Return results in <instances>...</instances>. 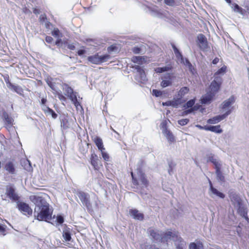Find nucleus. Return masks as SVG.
Returning <instances> with one entry per match:
<instances>
[{
    "instance_id": "1",
    "label": "nucleus",
    "mask_w": 249,
    "mask_h": 249,
    "mask_svg": "<svg viewBox=\"0 0 249 249\" xmlns=\"http://www.w3.org/2000/svg\"><path fill=\"white\" fill-rule=\"evenodd\" d=\"M30 199L36 205L34 216L36 219L48 222L52 219V212L49 209V204L42 196L39 195H31Z\"/></svg>"
},
{
    "instance_id": "2",
    "label": "nucleus",
    "mask_w": 249,
    "mask_h": 249,
    "mask_svg": "<svg viewBox=\"0 0 249 249\" xmlns=\"http://www.w3.org/2000/svg\"><path fill=\"white\" fill-rule=\"evenodd\" d=\"M221 84V80L220 78H214L210 86L209 91L201 99L202 104H207L211 102L215 94L218 92Z\"/></svg>"
},
{
    "instance_id": "3",
    "label": "nucleus",
    "mask_w": 249,
    "mask_h": 249,
    "mask_svg": "<svg viewBox=\"0 0 249 249\" xmlns=\"http://www.w3.org/2000/svg\"><path fill=\"white\" fill-rule=\"evenodd\" d=\"M148 232L150 234L151 237L155 240L158 241H161L164 242L165 241L168 242L170 240H173L172 236L168 235V233H171L172 234H176L178 235L176 231L172 232L171 231H168L166 233H164L161 231L157 230L149 229Z\"/></svg>"
},
{
    "instance_id": "4",
    "label": "nucleus",
    "mask_w": 249,
    "mask_h": 249,
    "mask_svg": "<svg viewBox=\"0 0 249 249\" xmlns=\"http://www.w3.org/2000/svg\"><path fill=\"white\" fill-rule=\"evenodd\" d=\"M110 56L108 54L99 55L98 53L89 56L88 57V61L92 64L99 65L106 62L110 59Z\"/></svg>"
},
{
    "instance_id": "5",
    "label": "nucleus",
    "mask_w": 249,
    "mask_h": 249,
    "mask_svg": "<svg viewBox=\"0 0 249 249\" xmlns=\"http://www.w3.org/2000/svg\"><path fill=\"white\" fill-rule=\"evenodd\" d=\"M133 68H135L136 70V74L135 76L136 80L142 83L147 81V78L143 69L140 66L137 65L133 66Z\"/></svg>"
},
{
    "instance_id": "6",
    "label": "nucleus",
    "mask_w": 249,
    "mask_h": 249,
    "mask_svg": "<svg viewBox=\"0 0 249 249\" xmlns=\"http://www.w3.org/2000/svg\"><path fill=\"white\" fill-rule=\"evenodd\" d=\"M133 183L134 184H138V180L141 184L145 186H146L148 183L147 179L145 178L144 174L140 169H137L138 178L135 177L133 172L131 173Z\"/></svg>"
},
{
    "instance_id": "7",
    "label": "nucleus",
    "mask_w": 249,
    "mask_h": 249,
    "mask_svg": "<svg viewBox=\"0 0 249 249\" xmlns=\"http://www.w3.org/2000/svg\"><path fill=\"white\" fill-rule=\"evenodd\" d=\"M230 198L234 205V207L239 211L242 210V201L240 196L233 192H231L230 194Z\"/></svg>"
},
{
    "instance_id": "8",
    "label": "nucleus",
    "mask_w": 249,
    "mask_h": 249,
    "mask_svg": "<svg viewBox=\"0 0 249 249\" xmlns=\"http://www.w3.org/2000/svg\"><path fill=\"white\" fill-rule=\"evenodd\" d=\"M5 195L14 201H17L19 199V196L16 193L15 188L12 186H6Z\"/></svg>"
},
{
    "instance_id": "9",
    "label": "nucleus",
    "mask_w": 249,
    "mask_h": 249,
    "mask_svg": "<svg viewBox=\"0 0 249 249\" xmlns=\"http://www.w3.org/2000/svg\"><path fill=\"white\" fill-rule=\"evenodd\" d=\"M17 208L24 215H31L32 213V209L26 203L18 201L17 202Z\"/></svg>"
},
{
    "instance_id": "10",
    "label": "nucleus",
    "mask_w": 249,
    "mask_h": 249,
    "mask_svg": "<svg viewBox=\"0 0 249 249\" xmlns=\"http://www.w3.org/2000/svg\"><path fill=\"white\" fill-rule=\"evenodd\" d=\"M197 43L200 49L202 51H207L209 48L206 37L202 34H199L197 36Z\"/></svg>"
},
{
    "instance_id": "11",
    "label": "nucleus",
    "mask_w": 249,
    "mask_h": 249,
    "mask_svg": "<svg viewBox=\"0 0 249 249\" xmlns=\"http://www.w3.org/2000/svg\"><path fill=\"white\" fill-rule=\"evenodd\" d=\"M168 235H169L170 236H172L173 241L175 242L177 249H183L186 245V243L180 237L178 236V235H176L175 233L172 234L171 233H168Z\"/></svg>"
},
{
    "instance_id": "12",
    "label": "nucleus",
    "mask_w": 249,
    "mask_h": 249,
    "mask_svg": "<svg viewBox=\"0 0 249 249\" xmlns=\"http://www.w3.org/2000/svg\"><path fill=\"white\" fill-rule=\"evenodd\" d=\"M231 109L228 110L225 114L221 115H218L215 116L212 118L209 119L207 121V123L210 124H217L220 121L224 120L226 118L229 114H231Z\"/></svg>"
},
{
    "instance_id": "13",
    "label": "nucleus",
    "mask_w": 249,
    "mask_h": 249,
    "mask_svg": "<svg viewBox=\"0 0 249 249\" xmlns=\"http://www.w3.org/2000/svg\"><path fill=\"white\" fill-rule=\"evenodd\" d=\"M207 161L211 162L215 166V169H216L221 168L222 164L219 159L215 155L213 154H210L207 156Z\"/></svg>"
},
{
    "instance_id": "14",
    "label": "nucleus",
    "mask_w": 249,
    "mask_h": 249,
    "mask_svg": "<svg viewBox=\"0 0 249 249\" xmlns=\"http://www.w3.org/2000/svg\"><path fill=\"white\" fill-rule=\"evenodd\" d=\"M77 196L84 205L88 208L90 206L89 201V196L88 194L83 192H79L77 193Z\"/></svg>"
},
{
    "instance_id": "15",
    "label": "nucleus",
    "mask_w": 249,
    "mask_h": 249,
    "mask_svg": "<svg viewBox=\"0 0 249 249\" xmlns=\"http://www.w3.org/2000/svg\"><path fill=\"white\" fill-rule=\"evenodd\" d=\"M4 124L7 128H10L13 124L14 119L8 113L4 112L3 114Z\"/></svg>"
},
{
    "instance_id": "16",
    "label": "nucleus",
    "mask_w": 249,
    "mask_h": 249,
    "mask_svg": "<svg viewBox=\"0 0 249 249\" xmlns=\"http://www.w3.org/2000/svg\"><path fill=\"white\" fill-rule=\"evenodd\" d=\"M62 89L66 92L65 95L69 97L70 99L72 96L73 97L76 95V93H74L72 88L69 87L67 84H64L62 85Z\"/></svg>"
},
{
    "instance_id": "17",
    "label": "nucleus",
    "mask_w": 249,
    "mask_h": 249,
    "mask_svg": "<svg viewBox=\"0 0 249 249\" xmlns=\"http://www.w3.org/2000/svg\"><path fill=\"white\" fill-rule=\"evenodd\" d=\"M164 79L161 81L160 85L163 88L170 86L172 84L171 74L169 73L166 74L163 77Z\"/></svg>"
},
{
    "instance_id": "18",
    "label": "nucleus",
    "mask_w": 249,
    "mask_h": 249,
    "mask_svg": "<svg viewBox=\"0 0 249 249\" xmlns=\"http://www.w3.org/2000/svg\"><path fill=\"white\" fill-rule=\"evenodd\" d=\"M210 191H211V195L212 196V195H214L216 196H218L221 198H224L225 196V195L223 194L222 193L219 192L216 189L213 188L212 186V184L211 181H210ZM213 197V196H212Z\"/></svg>"
},
{
    "instance_id": "19",
    "label": "nucleus",
    "mask_w": 249,
    "mask_h": 249,
    "mask_svg": "<svg viewBox=\"0 0 249 249\" xmlns=\"http://www.w3.org/2000/svg\"><path fill=\"white\" fill-rule=\"evenodd\" d=\"M129 213L134 219L142 220L143 218V215L142 213L139 212L137 210H130Z\"/></svg>"
},
{
    "instance_id": "20",
    "label": "nucleus",
    "mask_w": 249,
    "mask_h": 249,
    "mask_svg": "<svg viewBox=\"0 0 249 249\" xmlns=\"http://www.w3.org/2000/svg\"><path fill=\"white\" fill-rule=\"evenodd\" d=\"M162 133L169 142L172 143L175 142V138L170 130L162 132Z\"/></svg>"
},
{
    "instance_id": "21",
    "label": "nucleus",
    "mask_w": 249,
    "mask_h": 249,
    "mask_svg": "<svg viewBox=\"0 0 249 249\" xmlns=\"http://www.w3.org/2000/svg\"><path fill=\"white\" fill-rule=\"evenodd\" d=\"M172 48L174 50L175 55L177 58L178 62H183L184 58L181 54V53L179 52V50L178 48L175 46V45H172Z\"/></svg>"
},
{
    "instance_id": "22",
    "label": "nucleus",
    "mask_w": 249,
    "mask_h": 249,
    "mask_svg": "<svg viewBox=\"0 0 249 249\" xmlns=\"http://www.w3.org/2000/svg\"><path fill=\"white\" fill-rule=\"evenodd\" d=\"M234 98L233 96L230 97L228 99L223 102L222 104V108L226 109L234 103Z\"/></svg>"
},
{
    "instance_id": "23",
    "label": "nucleus",
    "mask_w": 249,
    "mask_h": 249,
    "mask_svg": "<svg viewBox=\"0 0 249 249\" xmlns=\"http://www.w3.org/2000/svg\"><path fill=\"white\" fill-rule=\"evenodd\" d=\"M7 87L10 89L14 90L15 92L18 93H21L22 92L21 88L17 85H15L11 83L10 82H6Z\"/></svg>"
},
{
    "instance_id": "24",
    "label": "nucleus",
    "mask_w": 249,
    "mask_h": 249,
    "mask_svg": "<svg viewBox=\"0 0 249 249\" xmlns=\"http://www.w3.org/2000/svg\"><path fill=\"white\" fill-rule=\"evenodd\" d=\"M94 142L99 150H105L103 146L102 140L100 138L95 137L94 138Z\"/></svg>"
},
{
    "instance_id": "25",
    "label": "nucleus",
    "mask_w": 249,
    "mask_h": 249,
    "mask_svg": "<svg viewBox=\"0 0 249 249\" xmlns=\"http://www.w3.org/2000/svg\"><path fill=\"white\" fill-rule=\"evenodd\" d=\"M189 91V89L187 87H184L180 89L178 92V97L181 99Z\"/></svg>"
},
{
    "instance_id": "26",
    "label": "nucleus",
    "mask_w": 249,
    "mask_h": 249,
    "mask_svg": "<svg viewBox=\"0 0 249 249\" xmlns=\"http://www.w3.org/2000/svg\"><path fill=\"white\" fill-rule=\"evenodd\" d=\"M205 129L217 133H221L222 132V129L220 128V125L207 126V127L205 128Z\"/></svg>"
},
{
    "instance_id": "27",
    "label": "nucleus",
    "mask_w": 249,
    "mask_h": 249,
    "mask_svg": "<svg viewBox=\"0 0 249 249\" xmlns=\"http://www.w3.org/2000/svg\"><path fill=\"white\" fill-rule=\"evenodd\" d=\"M231 7L235 12L239 13L242 15H243L245 13V10L240 7L236 3H232Z\"/></svg>"
},
{
    "instance_id": "28",
    "label": "nucleus",
    "mask_w": 249,
    "mask_h": 249,
    "mask_svg": "<svg viewBox=\"0 0 249 249\" xmlns=\"http://www.w3.org/2000/svg\"><path fill=\"white\" fill-rule=\"evenodd\" d=\"M22 165L24 167V169L28 172L32 171L33 170L31 166V162L28 160H24L22 162Z\"/></svg>"
},
{
    "instance_id": "29",
    "label": "nucleus",
    "mask_w": 249,
    "mask_h": 249,
    "mask_svg": "<svg viewBox=\"0 0 249 249\" xmlns=\"http://www.w3.org/2000/svg\"><path fill=\"white\" fill-rule=\"evenodd\" d=\"M172 66L170 65H168L163 67H158L155 69V71L157 73H162L165 71H167L171 70Z\"/></svg>"
},
{
    "instance_id": "30",
    "label": "nucleus",
    "mask_w": 249,
    "mask_h": 249,
    "mask_svg": "<svg viewBox=\"0 0 249 249\" xmlns=\"http://www.w3.org/2000/svg\"><path fill=\"white\" fill-rule=\"evenodd\" d=\"M189 249H203V246L200 242L192 243L189 245Z\"/></svg>"
},
{
    "instance_id": "31",
    "label": "nucleus",
    "mask_w": 249,
    "mask_h": 249,
    "mask_svg": "<svg viewBox=\"0 0 249 249\" xmlns=\"http://www.w3.org/2000/svg\"><path fill=\"white\" fill-rule=\"evenodd\" d=\"M180 63L183 64L189 69V71L194 74L193 71L194 70V69L188 59L186 58L184 59L183 62H181Z\"/></svg>"
},
{
    "instance_id": "32",
    "label": "nucleus",
    "mask_w": 249,
    "mask_h": 249,
    "mask_svg": "<svg viewBox=\"0 0 249 249\" xmlns=\"http://www.w3.org/2000/svg\"><path fill=\"white\" fill-rule=\"evenodd\" d=\"M132 61L138 64H142L145 61V58L142 56H135L132 58Z\"/></svg>"
},
{
    "instance_id": "33",
    "label": "nucleus",
    "mask_w": 249,
    "mask_h": 249,
    "mask_svg": "<svg viewBox=\"0 0 249 249\" xmlns=\"http://www.w3.org/2000/svg\"><path fill=\"white\" fill-rule=\"evenodd\" d=\"M215 174L218 180L221 182L225 181V178L221 171V168L215 169Z\"/></svg>"
},
{
    "instance_id": "34",
    "label": "nucleus",
    "mask_w": 249,
    "mask_h": 249,
    "mask_svg": "<svg viewBox=\"0 0 249 249\" xmlns=\"http://www.w3.org/2000/svg\"><path fill=\"white\" fill-rule=\"evenodd\" d=\"M5 169L6 171L11 174H13L15 171V168L13 164L11 162H8L5 166Z\"/></svg>"
},
{
    "instance_id": "35",
    "label": "nucleus",
    "mask_w": 249,
    "mask_h": 249,
    "mask_svg": "<svg viewBox=\"0 0 249 249\" xmlns=\"http://www.w3.org/2000/svg\"><path fill=\"white\" fill-rule=\"evenodd\" d=\"M180 100L181 99H180L178 96L177 99L174 98L173 100L170 101L171 106L173 107L177 108L178 106L181 104Z\"/></svg>"
},
{
    "instance_id": "36",
    "label": "nucleus",
    "mask_w": 249,
    "mask_h": 249,
    "mask_svg": "<svg viewBox=\"0 0 249 249\" xmlns=\"http://www.w3.org/2000/svg\"><path fill=\"white\" fill-rule=\"evenodd\" d=\"M43 109L44 111L48 115H51L53 119H55L57 117V115L53 109L50 108L48 107H45V108Z\"/></svg>"
},
{
    "instance_id": "37",
    "label": "nucleus",
    "mask_w": 249,
    "mask_h": 249,
    "mask_svg": "<svg viewBox=\"0 0 249 249\" xmlns=\"http://www.w3.org/2000/svg\"><path fill=\"white\" fill-rule=\"evenodd\" d=\"M39 20L42 24H45L46 27H49V22L47 21L45 15H41L40 16Z\"/></svg>"
},
{
    "instance_id": "38",
    "label": "nucleus",
    "mask_w": 249,
    "mask_h": 249,
    "mask_svg": "<svg viewBox=\"0 0 249 249\" xmlns=\"http://www.w3.org/2000/svg\"><path fill=\"white\" fill-rule=\"evenodd\" d=\"M51 78H47L46 79V81L48 84V85L53 90L54 92H57V90L56 89L54 84L52 83Z\"/></svg>"
},
{
    "instance_id": "39",
    "label": "nucleus",
    "mask_w": 249,
    "mask_h": 249,
    "mask_svg": "<svg viewBox=\"0 0 249 249\" xmlns=\"http://www.w3.org/2000/svg\"><path fill=\"white\" fill-rule=\"evenodd\" d=\"M167 122H168V121L164 120L161 123L160 127V129L162 130V132H164L169 130L167 127Z\"/></svg>"
},
{
    "instance_id": "40",
    "label": "nucleus",
    "mask_w": 249,
    "mask_h": 249,
    "mask_svg": "<svg viewBox=\"0 0 249 249\" xmlns=\"http://www.w3.org/2000/svg\"><path fill=\"white\" fill-rule=\"evenodd\" d=\"M52 35L56 38H60L62 36L61 34L57 28H54L52 32Z\"/></svg>"
},
{
    "instance_id": "41",
    "label": "nucleus",
    "mask_w": 249,
    "mask_h": 249,
    "mask_svg": "<svg viewBox=\"0 0 249 249\" xmlns=\"http://www.w3.org/2000/svg\"><path fill=\"white\" fill-rule=\"evenodd\" d=\"M97 159V156L95 154H92L91 155L90 160L91 164L95 166L97 164L96 160Z\"/></svg>"
},
{
    "instance_id": "42",
    "label": "nucleus",
    "mask_w": 249,
    "mask_h": 249,
    "mask_svg": "<svg viewBox=\"0 0 249 249\" xmlns=\"http://www.w3.org/2000/svg\"><path fill=\"white\" fill-rule=\"evenodd\" d=\"M63 236L66 241H70L71 239V234L68 231H64Z\"/></svg>"
},
{
    "instance_id": "43",
    "label": "nucleus",
    "mask_w": 249,
    "mask_h": 249,
    "mask_svg": "<svg viewBox=\"0 0 249 249\" xmlns=\"http://www.w3.org/2000/svg\"><path fill=\"white\" fill-rule=\"evenodd\" d=\"M195 103V99H192L188 101L186 104L184 105L185 108L192 107Z\"/></svg>"
},
{
    "instance_id": "44",
    "label": "nucleus",
    "mask_w": 249,
    "mask_h": 249,
    "mask_svg": "<svg viewBox=\"0 0 249 249\" xmlns=\"http://www.w3.org/2000/svg\"><path fill=\"white\" fill-rule=\"evenodd\" d=\"M71 100L74 104L75 106L77 108L78 106H80L79 102L78 101L76 95L75 96H71Z\"/></svg>"
},
{
    "instance_id": "45",
    "label": "nucleus",
    "mask_w": 249,
    "mask_h": 249,
    "mask_svg": "<svg viewBox=\"0 0 249 249\" xmlns=\"http://www.w3.org/2000/svg\"><path fill=\"white\" fill-rule=\"evenodd\" d=\"M189 121V120L188 119H183L178 121V124L184 126L187 124Z\"/></svg>"
},
{
    "instance_id": "46",
    "label": "nucleus",
    "mask_w": 249,
    "mask_h": 249,
    "mask_svg": "<svg viewBox=\"0 0 249 249\" xmlns=\"http://www.w3.org/2000/svg\"><path fill=\"white\" fill-rule=\"evenodd\" d=\"M226 70V67L225 66L221 67L219 70H218L217 72H215V75H218L220 74H223L225 72Z\"/></svg>"
},
{
    "instance_id": "47",
    "label": "nucleus",
    "mask_w": 249,
    "mask_h": 249,
    "mask_svg": "<svg viewBox=\"0 0 249 249\" xmlns=\"http://www.w3.org/2000/svg\"><path fill=\"white\" fill-rule=\"evenodd\" d=\"M165 4L170 6H173L175 4L176 0H164Z\"/></svg>"
},
{
    "instance_id": "48",
    "label": "nucleus",
    "mask_w": 249,
    "mask_h": 249,
    "mask_svg": "<svg viewBox=\"0 0 249 249\" xmlns=\"http://www.w3.org/2000/svg\"><path fill=\"white\" fill-rule=\"evenodd\" d=\"M102 153V157L105 160L108 161L109 160L108 155L105 152V150H100Z\"/></svg>"
},
{
    "instance_id": "49",
    "label": "nucleus",
    "mask_w": 249,
    "mask_h": 249,
    "mask_svg": "<svg viewBox=\"0 0 249 249\" xmlns=\"http://www.w3.org/2000/svg\"><path fill=\"white\" fill-rule=\"evenodd\" d=\"M152 93L156 97H159L162 95L161 91L157 89H153L152 91Z\"/></svg>"
},
{
    "instance_id": "50",
    "label": "nucleus",
    "mask_w": 249,
    "mask_h": 249,
    "mask_svg": "<svg viewBox=\"0 0 249 249\" xmlns=\"http://www.w3.org/2000/svg\"><path fill=\"white\" fill-rule=\"evenodd\" d=\"M197 109V108L196 107V106H194V107L186 110L184 112H185V114H188L189 113H192L194 110H196Z\"/></svg>"
},
{
    "instance_id": "51",
    "label": "nucleus",
    "mask_w": 249,
    "mask_h": 249,
    "mask_svg": "<svg viewBox=\"0 0 249 249\" xmlns=\"http://www.w3.org/2000/svg\"><path fill=\"white\" fill-rule=\"evenodd\" d=\"M56 93H57V95H58V98L61 100V101H65V100H66V98L65 97V96L64 95H63L62 94H61L60 93H59V92H58V91H57V92H55Z\"/></svg>"
},
{
    "instance_id": "52",
    "label": "nucleus",
    "mask_w": 249,
    "mask_h": 249,
    "mask_svg": "<svg viewBox=\"0 0 249 249\" xmlns=\"http://www.w3.org/2000/svg\"><path fill=\"white\" fill-rule=\"evenodd\" d=\"M56 220L59 224H62L64 222V218L62 216H58L56 218Z\"/></svg>"
},
{
    "instance_id": "53",
    "label": "nucleus",
    "mask_w": 249,
    "mask_h": 249,
    "mask_svg": "<svg viewBox=\"0 0 249 249\" xmlns=\"http://www.w3.org/2000/svg\"><path fill=\"white\" fill-rule=\"evenodd\" d=\"M46 41L49 43H50L52 42L53 38L51 36H47L46 37Z\"/></svg>"
},
{
    "instance_id": "54",
    "label": "nucleus",
    "mask_w": 249,
    "mask_h": 249,
    "mask_svg": "<svg viewBox=\"0 0 249 249\" xmlns=\"http://www.w3.org/2000/svg\"><path fill=\"white\" fill-rule=\"evenodd\" d=\"M86 53V51L85 50H79L77 52V53L79 55L81 56L83 54H84Z\"/></svg>"
},
{
    "instance_id": "55",
    "label": "nucleus",
    "mask_w": 249,
    "mask_h": 249,
    "mask_svg": "<svg viewBox=\"0 0 249 249\" xmlns=\"http://www.w3.org/2000/svg\"><path fill=\"white\" fill-rule=\"evenodd\" d=\"M133 51L135 53H140V49L138 47H135L133 49Z\"/></svg>"
},
{
    "instance_id": "56",
    "label": "nucleus",
    "mask_w": 249,
    "mask_h": 249,
    "mask_svg": "<svg viewBox=\"0 0 249 249\" xmlns=\"http://www.w3.org/2000/svg\"><path fill=\"white\" fill-rule=\"evenodd\" d=\"M162 104L163 106H171V102L170 101H168L166 102H163Z\"/></svg>"
},
{
    "instance_id": "57",
    "label": "nucleus",
    "mask_w": 249,
    "mask_h": 249,
    "mask_svg": "<svg viewBox=\"0 0 249 249\" xmlns=\"http://www.w3.org/2000/svg\"><path fill=\"white\" fill-rule=\"evenodd\" d=\"M219 61V59L218 58H215L213 61V64H216Z\"/></svg>"
},
{
    "instance_id": "58",
    "label": "nucleus",
    "mask_w": 249,
    "mask_h": 249,
    "mask_svg": "<svg viewBox=\"0 0 249 249\" xmlns=\"http://www.w3.org/2000/svg\"><path fill=\"white\" fill-rule=\"evenodd\" d=\"M68 48L71 50H73L75 49V47L73 44H71L68 45Z\"/></svg>"
},
{
    "instance_id": "59",
    "label": "nucleus",
    "mask_w": 249,
    "mask_h": 249,
    "mask_svg": "<svg viewBox=\"0 0 249 249\" xmlns=\"http://www.w3.org/2000/svg\"><path fill=\"white\" fill-rule=\"evenodd\" d=\"M196 126L197 128H198L199 129H205V127H207L206 126H205L204 127L201 126L200 125H199V124H197L196 125Z\"/></svg>"
},
{
    "instance_id": "60",
    "label": "nucleus",
    "mask_w": 249,
    "mask_h": 249,
    "mask_svg": "<svg viewBox=\"0 0 249 249\" xmlns=\"http://www.w3.org/2000/svg\"><path fill=\"white\" fill-rule=\"evenodd\" d=\"M5 231V228L0 225V232H4Z\"/></svg>"
},
{
    "instance_id": "61",
    "label": "nucleus",
    "mask_w": 249,
    "mask_h": 249,
    "mask_svg": "<svg viewBox=\"0 0 249 249\" xmlns=\"http://www.w3.org/2000/svg\"><path fill=\"white\" fill-rule=\"evenodd\" d=\"M46 101H47V100L46 99L42 98L41 99V104L43 105H44L46 103Z\"/></svg>"
},
{
    "instance_id": "62",
    "label": "nucleus",
    "mask_w": 249,
    "mask_h": 249,
    "mask_svg": "<svg viewBox=\"0 0 249 249\" xmlns=\"http://www.w3.org/2000/svg\"><path fill=\"white\" fill-rule=\"evenodd\" d=\"M60 41H61V39H58V40L56 41V42H55V44H56V45H59V43L60 42Z\"/></svg>"
},
{
    "instance_id": "63",
    "label": "nucleus",
    "mask_w": 249,
    "mask_h": 249,
    "mask_svg": "<svg viewBox=\"0 0 249 249\" xmlns=\"http://www.w3.org/2000/svg\"><path fill=\"white\" fill-rule=\"evenodd\" d=\"M247 213H246V212H243V216H244V217L246 218V219H247V220H248V219H248V217H246V215H247Z\"/></svg>"
},
{
    "instance_id": "64",
    "label": "nucleus",
    "mask_w": 249,
    "mask_h": 249,
    "mask_svg": "<svg viewBox=\"0 0 249 249\" xmlns=\"http://www.w3.org/2000/svg\"><path fill=\"white\" fill-rule=\"evenodd\" d=\"M227 2H228V3H231V0H225Z\"/></svg>"
}]
</instances>
